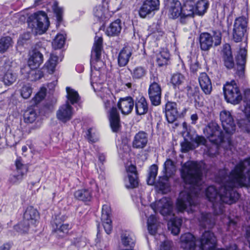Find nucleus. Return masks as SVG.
Here are the masks:
<instances>
[{
	"instance_id": "16",
	"label": "nucleus",
	"mask_w": 250,
	"mask_h": 250,
	"mask_svg": "<svg viewBox=\"0 0 250 250\" xmlns=\"http://www.w3.org/2000/svg\"><path fill=\"white\" fill-rule=\"evenodd\" d=\"M103 39L102 37L96 36L94 45L91 52V65L96 69H99L103 64L101 61V53L103 49Z\"/></svg>"
},
{
	"instance_id": "47",
	"label": "nucleus",
	"mask_w": 250,
	"mask_h": 250,
	"mask_svg": "<svg viewBox=\"0 0 250 250\" xmlns=\"http://www.w3.org/2000/svg\"><path fill=\"white\" fill-rule=\"evenodd\" d=\"M38 117V115L36 111L30 109L26 110L24 114V121L26 123H33L34 122Z\"/></svg>"
},
{
	"instance_id": "7",
	"label": "nucleus",
	"mask_w": 250,
	"mask_h": 250,
	"mask_svg": "<svg viewBox=\"0 0 250 250\" xmlns=\"http://www.w3.org/2000/svg\"><path fill=\"white\" fill-rule=\"evenodd\" d=\"M43 60V55L38 50H33L30 53L28 67L31 70L29 73L28 77L31 81H36L43 77L42 72L41 70H36L42 63Z\"/></svg>"
},
{
	"instance_id": "20",
	"label": "nucleus",
	"mask_w": 250,
	"mask_h": 250,
	"mask_svg": "<svg viewBox=\"0 0 250 250\" xmlns=\"http://www.w3.org/2000/svg\"><path fill=\"white\" fill-rule=\"evenodd\" d=\"M168 10V15L170 18L175 19L180 16L181 22L184 23L185 19L188 17L183 14L184 5L181 6L180 1H176L170 4L166 5Z\"/></svg>"
},
{
	"instance_id": "29",
	"label": "nucleus",
	"mask_w": 250,
	"mask_h": 250,
	"mask_svg": "<svg viewBox=\"0 0 250 250\" xmlns=\"http://www.w3.org/2000/svg\"><path fill=\"white\" fill-rule=\"evenodd\" d=\"M148 135L143 131H140L135 135L132 146L135 148H143L146 146L148 143Z\"/></svg>"
},
{
	"instance_id": "34",
	"label": "nucleus",
	"mask_w": 250,
	"mask_h": 250,
	"mask_svg": "<svg viewBox=\"0 0 250 250\" xmlns=\"http://www.w3.org/2000/svg\"><path fill=\"white\" fill-rule=\"evenodd\" d=\"M17 79V74L14 73L11 69H8L4 73L0 75V81L7 86L13 84L16 81Z\"/></svg>"
},
{
	"instance_id": "30",
	"label": "nucleus",
	"mask_w": 250,
	"mask_h": 250,
	"mask_svg": "<svg viewBox=\"0 0 250 250\" xmlns=\"http://www.w3.org/2000/svg\"><path fill=\"white\" fill-rule=\"evenodd\" d=\"M222 54L225 66L229 69L233 68L234 63L232 56L231 47L229 44L226 43L223 45Z\"/></svg>"
},
{
	"instance_id": "62",
	"label": "nucleus",
	"mask_w": 250,
	"mask_h": 250,
	"mask_svg": "<svg viewBox=\"0 0 250 250\" xmlns=\"http://www.w3.org/2000/svg\"><path fill=\"white\" fill-rule=\"evenodd\" d=\"M191 120H192V123L195 124L198 119V116L196 114H193L191 115L190 117Z\"/></svg>"
},
{
	"instance_id": "12",
	"label": "nucleus",
	"mask_w": 250,
	"mask_h": 250,
	"mask_svg": "<svg viewBox=\"0 0 250 250\" xmlns=\"http://www.w3.org/2000/svg\"><path fill=\"white\" fill-rule=\"evenodd\" d=\"M221 34L219 32H213L212 33L204 32L201 34L199 38L200 48L204 51H208L212 46L220 44Z\"/></svg>"
},
{
	"instance_id": "32",
	"label": "nucleus",
	"mask_w": 250,
	"mask_h": 250,
	"mask_svg": "<svg viewBox=\"0 0 250 250\" xmlns=\"http://www.w3.org/2000/svg\"><path fill=\"white\" fill-rule=\"evenodd\" d=\"M128 175L129 185H126L127 188H134L138 185L137 173L136 167L130 165L126 168Z\"/></svg>"
},
{
	"instance_id": "27",
	"label": "nucleus",
	"mask_w": 250,
	"mask_h": 250,
	"mask_svg": "<svg viewBox=\"0 0 250 250\" xmlns=\"http://www.w3.org/2000/svg\"><path fill=\"white\" fill-rule=\"evenodd\" d=\"M134 105V101L131 97L121 98L117 104L119 109L124 115L129 114L132 110Z\"/></svg>"
},
{
	"instance_id": "31",
	"label": "nucleus",
	"mask_w": 250,
	"mask_h": 250,
	"mask_svg": "<svg viewBox=\"0 0 250 250\" xmlns=\"http://www.w3.org/2000/svg\"><path fill=\"white\" fill-rule=\"evenodd\" d=\"M198 220L201 227L204 228L211 229L215 224L214 216L210 213H201Z\"/></svg>"
},
{
	"instance_id": "2",
	"label": "nucleus",
	"mask_w": 250,
	"mask_h": 250,
	"mask_svg": "<svg viewBox=\"0 0 250 250\" xmlns=\"http://www.w3.org/2000/svg\"><path fill=\"white\" fill-rule=\"evenodd\" d=\"M203 165L194 161H188L182 166L181 176L185 182V189L177 200L176 208L179 212L192 213L199 204L198 198L204 192L202 180Z\"/></svg>"
},
{
	"instance_id": "14",
	"label": "nucleus",
	"mask_w": 250,
	"mask_h": 250,
	"mask_svg": "<svg viewBox=\"0 0 250 250\" xmlns=\"http://www.w3.org/2000/svg\"><path fill=\"white\" fill-rule=\"evenodd\" d=\"M159 82L157 76L153 75L150 77L148 93L151 104L155 106L159 105L161 104L162 89L158 83Z\"/></svg>"
},
{
	"instance_id": "26",
	"label": "nucleus",
	"mask_w": 250,
	"mask_h": 250,
	"mask_svg": "<svg viewBox=\"0 0 250 250\" xmlns=\"http://www.w3.org/2000/svg\"><path fill=\"white\" fill-rule=\"evenodd\" d=\"M165 114L168 123H173L175 121L178 116L177 104L168 102L166 104Z\"/></svg>"
},
{
	"instance_id": "19",
	"label": "nucleus",
	"mask_w": 250,
	"mask_h": 250,
	"mask_svg": "<svg viewBox=\"0 0 250 250\" xmlns=\"http://www.w3.org/2000/svg\"><path fill=\"white\" fill-rule=\"evenodd\" d=\"M159 0H146L140 7L139 14L141 18H145L147 16L154 14L159 8Z\"/></svg>"
},
{
	"instance_id": "37",
	"label": "nucleus",
	"mask_w": 250,
	"mask_h": 250,
	"mask_svg": "<svg viewBox=\"0 0 250 250\" xmlns=\"http://www.w3.org/2000/svg\"><path fill=\"white\" fill-rule=\"evenodd\" d=\"M121 29V20L117 19L107 27L105 33L108 36H116L120 33Z\"/></svg>"
},
{
	"instance_id": "57",
	"label": "nucleus",
	"mask_w": 250,
	"mask_h": 250,
	"mask_svg": "<svg viewBox=\"0 0 250 250\" xmlns=\"http://www.w3.org/2000/svg\"><path fill=\"white\" fill-rule=\"evenodd\" d=\"M86 136H87V139H88V140L89 142H91L92 143L95 142L97 140V139L96 138H94L92 136L91 128L88 129V130L86 132Z\"/></svg>"
},
{
	"instance_id": "6",
	"label": "nucleus",
	"mask_w": 250,
	"mask_h": 250,
	"mask_svg": "<svg viewBox=\"0 0 250 250\" xmlns=\"http://www.w3.org/2000/svg\"><path fill=\"white\" fill-rule=\"evenodd\" d=\"M28 26L35 30L36 34H42L47 30L49 21L46 13L39 11L31 15L28 18Z\"/></svg>"
},
{
	"instance_id": "63",
	"label": "nucleus",
	"mask_w": 250,
	"mask_h": 250,
	"mask_svg": "<svg viewBox=\"0 0 250 250\" xmlns=\"http://www.w3.org/2000/svg\"><path fill=\"white\" fill-rule=\"evenodd\" d=\"M246 238L247 239L248 242L249 243V247L250 248V228H249L247 229L246 231Z\"/></svg>"
},
{
	"instance_id": "36",
	"label": "nucleus",
	"mask_w": 250,
	"mask_h": 250,
	"mask_svg": "<svg viewBox=\"0 0 250 250\" xmlns=\"http://www.w3.org/2000/svg\"><path fill=\"white\" fill-rule=\"evenodd\" d=\"M135 110L136 114L139 115H144L147 113L148 104L144 97H141L136 101Z\"/></svg>"
},
{
	"instance_id": "53",
	"label": "nucleus",
	"mask_w": 250,
	"mask_h": 250,
	"mask_svg": "<svg viewBox=\"0 0 250 250\" xmlns=\"http://www.w3.org/2000/svg\"><path fill=\"white\" fill-rule=\"evenodd\" d=\"M46 89L45 87H42L32 99L34 103L37 104L43 100L46 95Z\"/></svg>"
},
{
	"instance_id": "3",
	"label": "nucleus",
	"mask_w": 250,
	"mask_h": 250,
	"mask_svg": "<svg viewBox=\"0 0 250 250\" xmlns=\"http://www.w3.org/2000/svg\"><path fill=\"white\" fill-rule=\"evenodd\" d=\"M196 239L193 235L190 233H186L181 236L180 246L184 250H196ZM200 246L198 250H216V238L214 233L209 230L205 231L200 239Z\"/></svg>"
},
{
	"instance_id": "39",
	"label": "nucleus",
	"mask_w": 250,
	"mask_h": 250,
	"mask_svg": "<svg viewBox=\"0 0 250 250\" xmlns=\"http://www.w3.org/2000/svg\"><path fill=\"white\" fill-rule=\"evenodd\" d=\"M58 61V57L57 55L54 53L51 54L49 59L44 64V68L47 70L49 73L52 74L55 71Z\"/></svg>"
},
{
	"instance_id": "58",
	"label": "nucleus",
	"mask_w": 250,
	"mask_h": 250,
	"mask_svg": "<svg viewBox=\"0 0 250 250\" xmlns=\"http://www.w3.org/2000/svg\"><path fill=\"white\" fill-rule=\"evenodd\" d=\"M82 238L81 237L74 238L72 240V243L75 246L80 247L82 245Z\"/></svg>"
},
{
	"instance_id": "5",
	"label": "nucleus",
	"mask_w": 250,
	"mask_h": 250,
	"mask_svg": "<svg viewBox=\"0 0 250 250\" xmlns=\"http://www.w3.org/2000/svg\"><path fill=\"white\" fill-rule=\"evenodd\" d=\"M94 80L91 76V83L94 90L98 91V95L101 98L104 103L105 108H111L109 111V120L110 126L113 132H117L120 126V119L119 112L116 107L113 105L114 102L113 94L110 90L106 87H101L100 89L98 87L95 88L94 85Z\"/></svg>"
},
{
	"instance_id": "46",
	"label": "nucleus",
	"mask_w": 250,
	"mask_h": 250,
	"mask_svg": "<svg viewBox=\"0 0 250 250\" xmlns=\"http://www.w3.org/2000/svg\"><path fill=\"white\" fill-rule=\"evenodd\" d=\"M65 41V38L63 34H57L52 43L53 48L54 49L62 48L64 45Z\"/></svg>"
},
{
	"instance_id": "64",
	"label": "nucleus",
	"mask_w": 250,
	"mask_h": 250,
	"mask_svg": "<svg viewBox=\"0 0 250 250\" xmlns=\"http://www.w3.org/2000/svg\"><path fill=\"white\" fill-rule=\"evenodd\" d=\"M176 1H180L179 0H166V5L175 3Z\"/></svg>"
},
{
	"instance_id": "50",
	"label": "nucleus",
	"mask_w": 250,
	"mask_h": 250,
	"mask_svg": "<svg viewBox=\"0 0 250 250\" xmlns=\"http://www.w3.org/2000/svg\"><path fill=\"white\" fill-rule=\"evenodd\" d=\"M52 9L58 23L61 22L62 20L63 8L59 6L58 2L55 1L52 5Z\"/></svg>"
},
{
	"instance_id": "40",
	"label": "nucleus",
	"mask_w": 250,
	"mask_h": 250,
	"mask_svg": "<svg viewBox=\"0 0 250 250\" xmlns=\"http://www.w3.org/2000/svg\"><path fill=\"white\" fill-rule=\"evenodd\" d=\"M66 91L67 99L71 104H74L79 102L80 97L77 91L70 87H66Z\"/></svg>"
},
{
	"instance_id": "51",
	"label": "nucleus",
	"mask_w": 250,
	"mask_h": 250,
	"mask_svg": "<svg viewBox=\"0 0 250 250\" xmlns=\"http://www.w3.org/2000/svg\"><path fill=\"white\" fill-rule=\"evenodd\" d=\"M54 228L56 231L58 233L62 232L66 233L68 230L71 228V227L68 224H61L55 222Z\"/></svg>"
},
{
	"instance_id": "13",
	"label": "nucleus",
	"mask_w": 250,
	"mask_h": 250,
	"mask_svg": "<svg viewBox=\"0 0 250 250\" xmlns=\"http://www.w3.org/2000/svg\"><path fill=\"white\" fill-rule=\"evenodd\" d=\"M176 170L173 162L170 159H167L164 165L163 172L165 175L160 177L158 181L155 183L156 187L163 192L169 188L168 177L171 176Z\"/></svg>"
},
{
	"instance_id": "17",
	"label": "nucleus",
	"mask_w": 250,
	"mask_h": 250,
	"mask_svg": "<svg viewBox=\"0 0 250 250\" xmlns=\"http://www.w3.org/2000/svg\"><path fill=\"white\" fill-rule=\"evenodd\" d=\"M248 20L245 17L237 18L234 21L233 39L235 42H240L247 31Z\"/></svg>"
},
{
	"instance_id": "4",
	"label": "nucleus",
	"mask_w": 250,
	"mask_h": 250,
	"mask_svg": "<svg viewBox=\"0 0 250 250\" xmlns=\"http://www.w3.org/2000/svg\"><path fill=\"white\" fill-rule=\"evenodd\" d=\"M151 209L156 213L159 211L162 215L169 220L167 223L168 229L171 232L176 235L179 234L182 220L181 218H175L172 214L173 206L170 199L163 197L159 201L151 205Z\"/></svg>"
},
{
	"instance_id": "55",
	"label": "nucleus",
	"mask_w": 250,
	"mask_h": 250,
	"mask_svg": "<svg viewBox=\"0 0 250 250\" xmlns=\"http://www.w3.org/2000/svg\"><path fill=\"white\" fill-rule=\"evenodd\" d=\"M172 242L166 240L161 245L160 250H172Z\"/></svg>"
},
{
	"instance_id": "52",
	"label": "nucleus",
	"mask_w": 250,
	"mask_h": 250,
	"mask_svg": "<svg viewBox=\"0 0 250 250\" xmlns=\"http://www.w3.org/2000/svg\"><path fill=\"white\" fill-rule=\"evenodd\" d=\"M185 77L180 73L174 74L171 79L172 84L175 86L179 87L185 82Z\"/></svg>"
},
{
	"instance_id": "1",
	"label": "nucleus",
	"mask_w": 250,
	"mask_h": 250,
	"mask_svg": "<svg viewBox=\"0 0 250 250\" xmlns=\"http://www.w3.org/2000/svg\"><path fill=\"white\" fill-rule=\"evenodd\" d=\"M216 181L219 184L208 187L205 195L212 203L214 213L221 214L222 203L231 205L239 199L240 195L235 188L250 187V157L240 161L229 173L226 169L220 170Z\"/></svg>"
},
{
	"instance_id": "59",
	"label": "nucleus",
	"mask_w": 250,
	"mask_h": 250,
	"mask_svg": "<svg viewBox=\"0 0 250 250\" xmlns=\"http://www.w3.org/2000/svg\"><path fill=\"white\" fill-rule=\"evenodd\" d=\"M198 63L197 62H195L194 63L191 64L190 68L192 72H195L198 70Z\"/></svg>"
},
{
	"instance_id": "48",
	"label": "nucleus",
	"mask_w": 250,
	"mask_h": 250,
	"mask_svg": "<svg viewBox=\"0 0 250 250\" xmlns=\"http://www.w3.org/2000/svg\"><path fill=\"white\" fill-rule=\"evenodd\" d=\"M12 40L9 37H2L0 39V52L3 53L12 45Z\"/></svg>"
},
{
	"instance_id": "28",
	"label": "nucleus",
	"mask_w": 250,
	"mask_h": 250,
	"mask_svg": "<svg viewBox=\"0 0 250 250\" xmlns=\"http://www.w3.org/2000/svg\"><path fill=\"white\" fill-rule=\"evenodd\" d=\"M198 81L203 92L206 95L210 94L212 90V86L211 80L208 75L206 73H201L198 78Z\"/></svg>"
},
{
	"instance_id": "38",
	"label": "nucleus",
	"mask_w": 250,
	"mask_h": 250,
	"mask_svg": "<svg viewBox=\"0 0 250 250\" xmlns=\"http://www.w3.org/2000/svg\"><path fill=\"white\" fill-rule=\"evenodd\" d=\"M121 242L125 247L133 248L135 245V238L133 234L125 232L121 236Z\"/></svg>"
},
{
	"instance_id": "9",
	"label": "nucleus",
	"mask_w": 250,
	"mask_h": 250,
	"mask_svg": "<svg viewBox=\"0 0 250 250\" xmlns=\"http://www.w3.org/2000/svg\"><path fill=\"white\" fill-rule=\"evenodd\" d=\"M39 218L37 210L33 207H28L24 213L22 222L14 226V229L21 233L27 232L30 226L36 225Z\"/></svg>"
},
{
	"instance_id": "56",
	"label": "nucleus",
	"mask_w": 250,
	"mask_h": 250,
	"mask_svg": "<svg viewBox=\"0 0 250 250\" xmlns=\"http://www.w3.org/2000/svg\"><path fill=\"white\" fill-rule=\"evenodd\" d=\"M236 222L233 220H229L228 224V229L229 231L233 232V229H235L236 227Z\"/></svg>"
},
{
	"instance_id": "35",
	"label": "nucleus",
	"mask_w": 250,
	"mask_h": 250,
	"mask_svg": "<svg viewBox=\"0 0 250 250\" xmlns=\"http://www.w3.org/2000/svg\"><path fill=\"white\" fill-rule=\"evenodd\" d=\"M147 229L151 235H155L160 227V222L155 215L151 214L147 220Z\"/></svg>"
},
{
	"instance_id": "21",
	"label": "nucleus",
	"mask_w": 250,
	"mask_h": 250,
	"mask_svg": "<svg viewBox=\"0 0 250 250\" xmlns=\"http://www.w3.org/2000/svg\"><path fill=\"white\" fill-rule=\"evenodd\" d=\"M73 114V108L68 102L60 106L56 112L57 118L63 123H66L71 120Z\"/></svg>"
},
{
	"instance_id": "15",
	"label": "nucleus",
	"mask_w": 250,
	"mask_h": 250,
	"mask_svg": "<svg viewBox=\"0 0 250 250\" xmlns=\"http://www.w3.org/2000/svg\"><path fill=\"white\" fill-rule=\"evenodd\" d=\"M244 108L242 111L245 113L246 119L238 121V125L244 132H250V89L245 91Z\"/></svg>"
},
{
	"instance_id": "11",
	"label": "nucleus",
	"mask_w": 250,
	"mask_h": 250,
	"mask_svg": "<svg viewBox=\"0 0 250 250\" xmlns=\"http://www.w3.org/2000/svg\"><path fill=\"white\" fill-rule=\"evenodd\" d=\"M205 135L208 138L210 141L215 143H221L229 140V136L221 131L218 125L214 122H210L204 129Z\"/></svg>"
},
{
	"instance_id": "61",
	"label": "nucleus",
	"mask_w": 250,
	"mask_h": 250,
	"mask_svg": "<svg viewBox=\"0 0 250 250\" xmlns=\"http://www.w3.org/2000/svg\"><path fill=\"white\" fill-rule=\"evenodd\" d=\"M11 245L9 243L4 244L0 247V250H9Z\"/></svg>"
},
{
	"instance_id": "42",
	"label": "nucleus",
	"mask_w": 250,
	"mask_h": 250,
	"mask_svg": "<svg viewBox=\"0 0 250 250\" xmlns=\"http://www.w3.org/2000/svg\"><path fill=\"white\" fill-rule=\"evenodd\" d=\"M169 56V53L167 50H163L157 56V63L160 66L167 64Z\"/></svg>"
},
{
	"instance_id": "18",
	"label": "nucleus",
	"mask_w": 250,
	"mask_h": 250,
	"mask_svg": "<svg viewBox=\"0 0 250 250\" xmlns=\"http://www.w3.org/2000/svg\"><path fill=\"white\" fill-rule=\"evenodd\" d=\"M220 118L226 134L228 136L232 134L235 130L236 126L231 113L225 110L222 111L220 113Z\"/></svg>"
},
{
	"instance_id": "49",
	"label": "nucleus",
	"mask_w": 250,
	"mask_h": 250,
	"mask_svg": "<svg viewBox=\"0 0 250 250\" xmlns=\"http://www.w3.org/2000/svg\"><path fill=\"white\" fill-rule=\"evenodd\" d=\"M19 91L23 98L28 99L32 93V88L29 83H25L22 85Z\"/></svg>"
},
{
	"instance_id": "44",
	"label": "nucleus",
	"mask_w": 250,
	"mask_h": 250,
	"mask_svg": "<svg viewBox=\"0 0 250 250\" xmlns=\"http://www.w3.org/2000/svg\"><path fill=\"white\" fill-rule=\"evenodd\" d=\"M147 69L142 66L135 67L131 72V75L134 79H141L146 76Z\"/></svg>"
},
{
	"instance_id": "45",
	"label": "nucleus",
	"mask_w": 250,
	"mask_h": 250,
	"mask_svg": "<svg viewBox=\"0 0 250 250\" xmlns=\"http://www.w3.org/2000/svg\"><path fill=\"white\" fill-rule=\"evenodd\" d=\"M31 34L29 32H26L21 35L18 40L19 46L26 47L30 42Z\"/></svg>"
},
{
	"instance_id": "33",
	"label": "nucleus",
	"mask_w": 250,
	"mask_h": 250,
	"mask_svg": "<svg viewBox=\"0 0 250 250\" xmlns=\"http://www.w3.org/2000/svg\"><path fill=\"white\" fill-rule=\"evenodd\" d=\"M132 54L130 47L126 46L120 52L118 62L120 66L123 67L125 66L129 60Z\"/></svg>"
},
{
	"instance_id": "8",
	"label": "nucleus",
	"mask_w": 250,
	"mask_h": 250,
	"mask_svg": "<svg viewBox=\"0 0 250 250\" xmlns=\"http://www.w3.org/2000/svg\"><path fill=\"white\" fill-rule=\"evenodd\" d=\"M185 0L184 4L183 14L188 17H192L194 15H203L208 7L207 0Z\"/></svg>"
},
{
	"instance_id": "10",
	"label": "nucleus",
	"mask_w": 250,
	"mask_h": 250,
	"mask_svg": "<svg viewBox=\"0 0 250 250\" xmlns=\"http://www.w3.org/2000/svg\"><path fill=\"white\" fill-rule=\"evenodd\" d=\"M225 100L228 103L236 104L242 100V94L234 81L227 82L223 86Z\"/></svg>"
},
{
	"instance_id": "54",
	"label": "nucleus",
	"mask_w": 250,
	"mask_h": 250,
	"mask_svg": "<svg viewBox=\"0 0 250 250\" xmlns=\"http://www.w3.org/2000/svg\"><path fill=\"white\" fill-rule=\"evenodd\" d=\"M105 9L101 5L96 7L94 9V15L99 19H103L105 18Z\"/></svg>"
},
{
	"instance_id": "24",
	"label": "nucleus",
	"mask_w": 250,
	"mask_h": 250,
	"mask_svg": "<svg viewBox=\"0 0 250 250\" xmlns=\"http://www.w3.org/2000/svg\"><path fill=\"white\" fill-rule=\"evenodd\" d=\"M110 207L105 204L103 206L101 215V220L106 233L110 234L112 230L111 220L110 219Z\"/></svg>"
},
{
	"instance_id": "23",
	"label": "nucleus",
	"mask_w": 250,
	"mask_h": 250,
	"mask_svg": "<svg viewBox=\"0 0 250 250\" xmlns=\"http://www.w3.org/2000/svg\"><path fill=\"white\" fill-rule=\"evenodd\" d=\"M16 170L17 173H15L10 176L9 180L13 184H16L20 182L27 171V167L22 163L20 159H17L15 162Z\"/></svg>"
},
{
	"instance_id": "25",
	"label": "nucleus",
	"mask_w": 250,
	"mask_h": 250,
	"mask_svg": "<svg viewBox=\"0 0 250 250\" xmlns=\"http://www.w3.org/2000/svg\"><path fill=\"white\" fill-rule=\"evenodd\" d=\"M191 141L193 143L185 142L181 144L182 152H187L189 150L195 148L199 145H205L206 143V140L204 137L197 135L191 138Z\"/></svg>"
},
{
	"instance_id": "22",
	"label": "nucleus",
	"mask_w": 250,
	"mask_h": 250,
	"mask_svg": "<svg viewBox=\"0 0 250 250\" xmlns=\"http://www.w3.org/2000/svg\"><path fill=\"white\" fill-rule=\"evenodd\" d=\"M91 187L87 188H83L76 191L74 193L75 197L83 201H90L92 198V191L98 189V187L95 181L92 180L89 182Z\"/></svg>"
},
{
	"instance_id": "41",
	"label": "nucleus",
	"mask_w": 250,
	"mask_h": 250,
	"mask_svg": "<svg viewBox=\"0 0 250 250\" xmlns=\"http://www.w3.org/2000/svg\"><path fill=\"white\" fill-rule=\"evenodd\" d=\"M246 56L247 50L245 48H241L236 58V63L240 67V69L242 71L244 69L246 62Z\"/></svg>"
},
{
	"instance_id": "43",
	"label": "nucleus",
	"mask_w": 250,
	"mask_h": 250,
	"mask_svg": "<svg viewBox=\"0 0 250 250\" xmlns=\"http://www.w3.org/2000/svg\"><path fill=\"white\" fill-rule=\"evenodd\" d=\"M158 167L156 165H152L149 169L148 176L147 179V184L153 185L155 184V179L157 175Z\"/></svg>"
},
{
	"instance_id": "60",
	"label": "nucleus",
	"mask_w": 250,
	"mask_h": 250,
	"mask_svg": "<svg viewBox=\"0 0 250 250\" xmlns=\"http://www.w3.org/2000/svg\"><path fill=\"white\" fill-rule=\"evenodd\" d=\"M99 161L102 164L105 160V156L103 153H99L98 155Z\"/></svg>"
}]
</instances>
